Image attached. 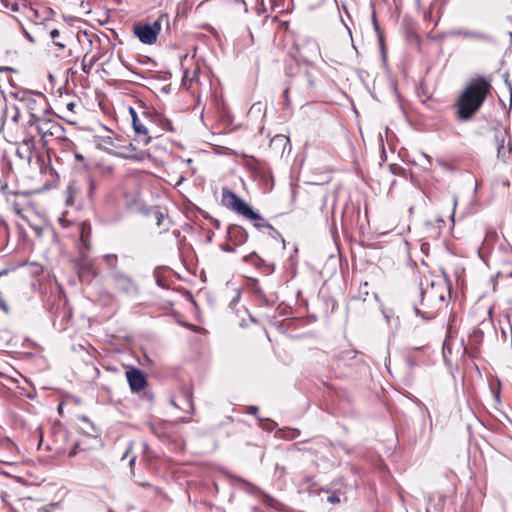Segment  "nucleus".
<instances>
[{
    "mask_svg": "<svg viewBox=\"0 0 512 512\" xmlns=\"http://www.w3.org/2000/svg\"><path fill=\"white\" fill-rule=\"evenodd\" d=\"M128 208L143 215H149L152 212V208L147 207L140 199H134L128 204Z\"/></svg>",
    "mask_w": 512,
    "mask_h": 512,
    "instance_id": "a211bd4d",
    "label": "nucleus"
},
{
    "mask_svg": "<svg viewBox=\"0 0 512 512\" xmlns=\"http://www.w3.org/2000/svg\"><path fill=\"white\" fill-rule=\"evenodd\" d=\"M179 398L182 399L187 404L189 410L193 412L194 404L191 391L187 388H183L180 392Z\"/></svg>",
    "mask_w": 512,
    "mask_h": 512,
    "instance_id": "aec40b11",
    "label": "nucleus"
},
{
    "mask_svg": "<svg viewBox=\"0 0 512 512\" xmlns=\"http://www.w3.org/2000/svg\"><path fill=\"white\" fill-rule=\"evenodd\" d=\"M252 258H256V256L254 254H251V255H248V256H245L244 257V261L245 262H250L252 260Z\"/></svg>",
    "mask_w": 512,
    "mask_h": 512,
    "instance_id": "c9c22d12",
    "label": "nucleus"
},
{
    "mask_svg": "<svg viewBox=\"0 0 512 512\" xmlns=\"http://www.w3.org/2000/svg\"><path fill=\"white\" fill-rule=\"evenodd\" d=\"M254 294H255V297H256L257 301L259 302V304L265 305V306L273 305V302H271L266 297V295L263 293V291L260 288H255L254 289Z\"/></svg>",
    "mask_w": 512,
    "mask_h": 512,
    "instance_id": "4be33fe9",
    "label": "nucleus"
},
{
    "mask_svg": "<svg viewBox=\"0 0 512 512\" xmlns=\"http://www.w3.org/2000/svg\"><path fill=\"white\" fill-rule=\"evenodd\" d=\"M23 144L27 147V149H30L33 145V139H25L23 141Z\"/></svg>",
    "mask_w": 512,
    "mask_h": 512,
    "instance_id": "473e14b6",
    "label": "nucleus"
},
{
    "mask_svg": "<svg viewBox=\"0 0 512 512\" xmlns=\"http://www.w3.org/2000/svg\"><path fill=\"white\" fill-rule=\"evenodd\" d=\"M125 374L132 392H140L148 384L144 372L138 368L130 367Z\"/></svg>",
    "mask_w": 512,
    "mask_h": 512,
    "instance_id": "423d86ee",
    "label": "nucleus"
},
{
    "mask_svg": "<svg viewBox=\"0 0 512 512\" xmlns=\"http://www.w3.org/2000/svg\"><path fill=\"white\" fill-rule=\"evenodd\" d=\"M111 278L116 287L125 293H130L136 289L131 278L119 270L111 272Z\"/></svg>",
    "mask_w": 512,
    "mask_h": 512,
    "instance_id": "0eeeda50",
    "label": "nucleus"
},
{
    "mask_svg": "<svg viewBox=\"0 0 512 512\" xmlns=\"http://www.w3.org/2000/svg\"><path fill=\"white\" fill-rule=\"evenodd\" d=\"M93 185H94V183H93V181H91L90 182V187L93 188Z\"/></svg>",
    "mask_w": 512,
    "mask_h": 512,
    "instance_id": "c03bdc74",
    "label": "nucleus"
},
{
    "mask_svg": "<svg viewBox=\"0 0 512 512\" xmlns=\"http://www.w3.org/2000/svg\"><path fill=\"white\" fill-rule=\"evenodd\" d=\"M130 111V114H131V118H132V125H133V129L134 131L138 134V135H143L145 136V140H144V143L145 144H148L150 141H151V137L148 136V129L145 127V125H143L141 123V121L139 120L138 116H137V113L136 111L131 107L129 109Z\"/></svg>",
    "mask_w": 512,
    "mask_h": 512,
    "instance_id": "f8f14e48",
    "label": "nucleus"
},
{
    "mask_svg": "<svg viewBox=\"0 0 512 512\" xmlns=\"http://www.w3.org/2000/svg\"><path fill=\"white\" fill-rule=\"evenodd\" d=\"M134 33L144 44L151 45L157 40L155 30L150 27V24H139L134 26Z\"/></svg>",
    "mask_w": 512,
    "mask_h": 512,
    "instance_id": "6e6552de",
    "label": "nucleus"
},
{
    "mask_svg": "<svg viewBox=\"0 0 512 512\" xmlns=\"http://www.w3.org/2000/svg\"><path fill=\"white\" fill-rule=\"evenodd\" d=\"M287 86H293L292 90L299 92L300 94H306L309 90L315 88V77L309 71L294 76L288 83Z\"/></svg>",
    "mask_w": 512,
    "mask_h": 512,
    "instance_id": "39448f33",
    "label": "nucleus"
},
{
    "mask_svg": "<svg viewBox=\"0 0 512 512\" xmlns=\"http://www.w3.org/2000/svg\"><path fill=\"white\" fill-rule=\"evenodd\" d=\"M136 456H132L129 460V465L132 467L135 464Z\"/></svg>",
    "mask_w": 512,
    "mask_h": 512,
    "instance_id": "4c0bfd02",
    "label": "nucleus"
},
{
    "mask_svg": "<svg viewBox=\"0 0 512 512\" xmlns=\"http://www.w3.org/2000/svg\"><path fill=\"white\" fill-rule=\"evenodd\" d=\"M93 64H94V60L93 59L90 61L89 64H86L85 60H83V62H82V70H83V72L89 73L91 68H92V66H93Z\"/></svg>",
    "mask_w": 512,
    "mask_h": 512,
    "instance_id": "c85d7f7f",
    "label": "nucleus"
},
{
    "mask_svg": "<svg viewBox=\"0 0 512 512\" xmlns=\"http://www.w3.org/2000/svg\"><path fill=\"white\" fill-rule=\"evenodd\" d=\"M257 412H258V407L257 406H250L249 407V410H248L249 414L256 415Z\"/></svg>",
    "mask_w": 512,
    "mask_h": 512,
    "instance_id": "72a5a7b5",
    "label": "nucleus"
},
{
    "mask_svg": "<svg viewBox=\"0 0 512 512\" xmlns=\"http://www.w3.org/2000/svg\"><path fill=\"white\" fill-rule=\"evenodd\" d=\"M130 449H131V445H130V446L128 447V449L126 450V453H125L124 457L129 453Z\"/></svg>",
    "mask_w": 512,
    "mask_h": 512,
    "instance_id": "79ce46f5",
    "label": "nucleus"
},
{
    "mask_svg": "<svg viewBox=\"0 0 512 512\" xmlns=\"http://www.w3.org/2000/svg\"><path fill=\"white\" fill-rule=\"evenodd\" d=\"M429 503L427 512H440L445 504V496L442 494H432L428 498Z\"/></svg>",
    "mask_w": 512,
    "mask_h": 512,
    "instance_id": "2eb2a0df",
    "label": "nucleus"
},
{
    "mask_svg": "<svg viewBox=\"0 0 512 512\" xmlns=\"http://www.w3.org/2000/svg\"><path fill=\"white\" fill-rule=\"evenodd\" d=\"M132 158H133V159H138V160H141V159H142V157H136V156H133Z\"/></svg>",
    "mask_w": 512,
    "mask_h": 512,
    "instance_id": "37998d69",
    "label": "nucleus"
},
{
    "mask_svg": "<svg viewBox=\"0 0 512 512\" xmlns=\"http://www.w3.org/2000/svg\"><path fill=\"white\" fill-rule=\"evenodd\" d=\"M490 89V83L484 78L471 80L456 103L459 119L469 120L482 106Z\"/></svg>",
    "mask_w": 512,
    "mask_h": 512,
    "instance_id": "f257e3e1",
    "label": "nucleus"
},
{
    "mask_svg": "<svg viewBox=\"0 0 512 512\" xmlns=\"http://www.w3.org/2000/svg\"><path fill=\"white\" fill-rule=\"evenodd\" d=\"M213 225H214V226H215V228H217V229H218V228H220V221H219V220H217V219H215V220L213 221Z\"/></svg>",
    "mask_w": 512,
    "mask_h": 512,
    "instance_id": "58836bf2",
    "label": "nucleus"
},
{
    "mask_svg": "<svg viewBox=\"0 0 512 512\" xmlns=\"http://www.w3.org/2000/svg\"><path fill=\"white\" fill-rule=\"evenodd\" d=\"M20 112L17 107H13V115L11 116V120L15 123L19 121Z\"/></svg>",
    "mask_w": 512,
    "mask_h": 512,
    "instance_id": "7c9ffc66",
    "label": "nucleus"
},
{
    "mask_svg": "<svg viewBox=\"0 0 512 512\" xmlns=\"http://www.w3.org/2000/svg\"><path fill=\"white\" fill-rule=\"evenodd\" d=\"M420 295V304L414 307L415 313L423 319L435 318L438 309L445 299L444 295L437 294L433 286L429 289L421 290Z\"/></svg>",
    "mask_w": 512,
    "mask_h": 512,
    "instance_id": "f03ea898",
    "label": "nucleus"
},
{
    "mask_svg": "<svg viewBox=\"0 0 512 512\" xmlns=\"http://www.w3.org/2000/svg\"><path fill=\"white\" fill-rule=\"evenodd\" d=\"M22 102L25 104L26 108L32 112H35L38 115V112L45 111V98L42 94H38L37 98L34 96H27L22 99Z\"/></svg>",
    "mask_w": 512,
    "mask_h": 512,
    "instance_id": "9b49d317",
    "label": "nucleus"
},
{
    "mask_svg": "<svg viewBox=\"0 0 512 512\" xmlns=\"http://www.w3.org/2000/svg\"><path fill=\"white\" fill-rule=\"evenodd\" d=\"M227 236L228 240L237 246L244 244L248 239L247 231L236 224L229 225L227 229Z\"/></svg>",
    "mask_w": 512,
    "mask_h": 512,
    "instance_id": "1a4fd4ad",
    "label": "nucleus"
},
{
    "mask_svg": "<svg viewBox=\"0 0 512 512\" xmlns=\"http://www.w3.org/2000/svg\"><path fill=\"white\" fill-rule=\"evenodd\" d=\"M156 218L157 226H161L164 220V214L159 209H152V212Z\"/></svg>",
    "mask_w": 512,
    "mask_h": 512,
    "instance_id": "bb28decb",
    "label": "nucleus"
},
{
    "mask_svg": "<svg viewBox=\"0 0 512 512\" xmlns=\"http://www.w3.org/2000/svg\"><path fill=\"white\" fill-rule=\"evenodd\" d=\"M327 501L329 503H332V504H335V503H338L340 501L339 497L336 496V495H330L328 498H327Z\"/></svg>",
    "mask_w": 512,
    "mask_h": 512,
    "instance_id": "2f4dec72",
    "label": "nucleus"
},
{
    "mask_svg": "<svg viewBox=\"0 0 512 512\" xmlns=\"http://www.w3.org/2000/svg\"><path fill=\"white\" fill-rule=\"evenodd\" d=\"M29 125L36 128L38 134L41 135L43 140H45L48 136H59L64 131V128L58 122L47 119L45 117H41L35 112L31 113Z\"/></svg>",
    "mask_w": 512,
    "mask_h": 512,
    "instance_id": "7ed1b4c3",
    "label": "nucleus"
},
{
    "mask_svg": "<svg viewBox=\"0 0 512 512\" xmlns=\"http://www.w3.org/2000/svg\"><path fill=\"white\" fill-rule=\"evenodd\" d=\"M464 39H475V40L488 42V43H493L495 41L493 36H491L490 34H487V33L481 32V31L470 30V29L465 30Z\"/></svg>",
    "mask_w": 512,
    "mask_h": 512,
    "instance_id": "f3484780",
    "label": "nucleus"
},
{
    "mask_svg": "<svg viewBox=\"0 0 512 512\" xmlns=\"http://www.w3.org/2000/svg\"><path fill=\"white\" fill-rule=\"evenodd\" d=\"M26 37L30 42H34V39L31 37L30 34L26 33Z\"/></svg>",
    "mask_w": 512,
    "mask_h": 512,
    "instance_id": "a19ab883",
    "label": "nucleus"
},
{
    "mask_svg": "<svg viewBox=\"0 0 512 512\" xmlns=\"http://www.w3.org/2000/svg\"><path fill=\"white\" fill-rule=\"evenodd\" d=\"M104 260L108 267L114 272L117 270L118 257L115 254H107L104 256Z\"/></svg>",
    "mask_w": 512,
    "mask_h": 512,
    "instance_id": "5701e85b",
    "label": "nucleus"
},
{
    "mask_svg": "<svg viewBox=\"0 0 512 512\" xmlns=\"http://www.w3.org/2000/svg\"><path fill=\"white\" fill-rule=\"evenodd\" d=\"M334 206H335V199H333L332 208H331V218H332L331 227L334 225Z\"/></svg>",
    "mask_w": 512,
    "mask_h": 512,
    "instance_id": "f704fd0d",
    "label": "nucleus"
},
{
    "mask_svg": "<svg viewBox=\"0 0 512 512\" xmlns=\"http://www.w3.org/2000/svg\"><path fill=\"white\" fill-rule=\"evenodd\" d=\"M221 249L225 252H228V253H234L235 252V248L233 246H231L229 243H223L221 245Z\"/></svg>",
    "mask_w": 512,
    "mask_h": 512,
    "instance_id": "c756f323",
    "label": "nucleus"
},
{
    "mask_svg": "<svg viewBox=\"0 0 512 512\" xmlns=\"http://www.w3.org/2000/svg\"><path fill=\"white\" fill-rule=\"evenodd\" d=\"M505 136H506L505 131L500 130V129L495 130L494 138H495V142L497 145V154H498V157L504 161L509 159L510 155H511V148H509V147L507 148L504 145Z\"/></svg>",
    "mask_w": 512,
    "mask_h": 512,
    "instance_id": "9d476101",
    "label": "nucleus"
},
{
    "mask_svg": "<svg viewBox=\"0 0 512 512\" xmlns=\"http://www.w3.org/2000/svg\"><path fill=\"white\" fill-rule=\"evenodd\" d=\"M289 138L284 135H276L271 140V146H283L285 150L286 146H289Z\"/></svg>",
    "mask_w": 512,
    "mask_h": 512,
    "instance_id": "412c9836",
    "label": "nucleus"
},
{
    "mask_svg": "<svg viewBox=\"0 0 512 512\" xmlns=\"http://www.w3.org/2000/svg\"><path fill=\"white\" fill-rule=\"evenodd\" d=\"M465 30L466 29H454L450 32L451 36L453 37H465Z\"/></svg>",
    "mask_w": 512,
    "mask_h": 512,
    "instance_id": "cd10ccee",
    "label": "nucleus"
},
{
    "mask_svg": "<svg viewBox=\"0 0 512 512\" xmlns=\"http://www.w3.org/2000/svg\"><path fill=\"white\" fill-rule=\"evenodd\" d=\"M3 274V272L0 273V276Z\"/></svg>",
    "mask_w": 512,
    "mask_h": 512,
    "instance_id": "49530a36",
    "label": "nucleus"
},
{
    "mask_svg": "<svg viewBox=\"0 0 512 512\" xmlns=\"http://www.w3.org/2000/svg\"><path fill=\"white\" fill-rule=\"evenodd\" d=\"M222 203L226 208L233 210L242 216L246 213L251 214V206L233 191L228 189H223L222 191Z\"/></svg>",
    "mask_w": 512,
    "mask_h": 512,
    "instance_id": "20e7f679",
    "label": "nucleus"
},
{
    "mask_svg": "<svg viewBox=\"0 0 512 512\" xmlns=\"http://www.w3.org/2000/svg\"><path fill=\"white\" fill-rule=\"evenodd\" d=\"M145 116L149 118L153 123L161 127L163 130L174 132L172 122L169 119L165 118L163 115L158 113L146 112Z\"/></svg>",
    "mask_w": 512,
    "mask_h": 512,
    "instance_id": "ddd939ff",
    "label": "nucleus"
},
{
    "mask_svg": "<svg viewBox=\"0 0 512 512\" xmlns=\"http://www.w3.org/2000/svg\"><path fill=\"white\" fill-rule=\"evenodd\" d=\"M326 202H327V197H326V196H324V197L322 198V207H321L322 212H324V207H325V205H326Z\"/></svg>",
    "mask_w": 512,
    "mask_h": 512,
    "instance_id": "e433bc0d",
    "label": "nucleus"
},
{
    "mask_svg": "<svg viewBox=\"0 0 512 512\" xmlns=\"http://www.w3.org/2000/svg\"><path fill=\"white\" fill-rule=\"evenodd\" d=\"M162 24H165L167 29H169V16L166 13H162L152 24H150V27L155 30L156 35L160 32Z\"/></svg>",
    "mask_w": 512,
    "mask_h": 512,
    "instance_id": "6ab92c4d",
    "label": "nucleus"
},
{
    "mask_svg": "<svg viewBox=\"0 0 512 512\" xmlns=\"http://www.w3.org/2000/svg\"><path fill=\"white\" fill-rule=\"evenodd\" d=\"M60 32L58 29H52L50 31V37L53 40V43L55 46L59 47L60 49H64L66 47L65 43L56 41V39H59Z\"/></svg>",
    "mask_w": 512,
    "mask_h": 512,
    "instance_id": "393cba45",
    "label": "nucleus"
},
{
    "mask_svg": "<svg viewBox=\"0 0 512 512\" xmlns=\"http://www.w3.org/2000/svg\"><path fill=\"white\" fill-rule=\"evenodd\" d=\"M293 86H286V88L283 91V100L285 107H290V98H289V92L292 91Z\"/></svg>",
    "mask_w": 512,
    "mask_h": 512,
    "instance_id": "a878e982",
    "label": "nucleus"
},
{
    "mask_svg": "<svg viewBox=\"0 0 512 512\" xmlns=\"http://www.w3.org/2000/svg\"><path fill=\"white\" fill-rule=\"evenodd\" d=\"M456 204H457V200H456V198H454V206H456Z\"/></svg>",
    "mask_w": 512,
    "mask_h": 512,
    "instance_id": "a18cd8bd",
    "label": "nucleus"
},
{
    "mask_svg": "<svg viewBox=\"0 0 512 512\" xmlns=\"http://www.w3.org/2000/svg\"><path fill=\"white\" fill-rule=\"evenodd\" d=\"M1 71H12V68H9V67H0V72Z\"/></svg>",
    "mask_w": 512,
    "mask_h": 512,
    "instance_id": "ea45409f",
    "label": "nucleus"
},
{
    "mask_svg": "<svg viewBox=\"0 0 512 512\" xmlns=\"http://www.w3.org/2000/svg\"><path fill=\"white\" fill-rule=\"evenodd\" d=\"M264 233H267L271 238L275 240H280L283 244L285 243L281 234L271 224L268 226Z\"/></svg>",
    "mask_w": 512,
    "mask_h": 512,
    "instance_id": "b1692460",
    "label": "nucleus"
},
{
    "mask_svg": "<svg viewBox=\"0 0 512 512\" xmlns=\"http://www.w3.org/2000/svg\"><path fill=\"white\" fill-rule=\"evenodd\" d=\"M244 217L246 219L252 221L254 227L261 232H265L266 229L268 228V226L270 225V223L266 219H264L259 213L253 211L252 208H251V214L246 213L244 215Z\"/></svg>",
    "mask_w": 512,
    "mask_h": 512,
    "instance_id": "4468645a",
    "label": "nucleus"
},
{
    "mask_svg": "<svg viewBox=\"0 0 512 512\" xmlns=\"http://www.w3.org/2000/svg\"><path fill=\"white\" fill-rule=\"evenodd\" d=\"M150 431L160 439H167L169 433L165 422H150L148 424Z\"/></svg>",
    "mask_w": 512,
    "mask_h": 512,
    "instance_id": "dca6fc26",
    "label": "nucleus"
}]
</instances>
